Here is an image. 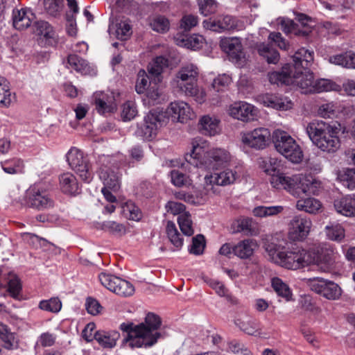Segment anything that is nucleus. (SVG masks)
<instances>
[{
    "label": "nucleus",
    "mask_w": 355,
    "mask_h": 355,
    "mask_svg": "<svg viewBox=\"0 0 355 355\" xmlns=\"http://www.w3.org/2000/svg\"><path fill=\"white\" fill-rule=\"evenodd\" d=\"M236 324L241 330L248 335L257 336L261 334L257 323L253 320H239Z\"/></svg>",
    "instance_id": "nucleus-46"
},
{
    "label": "nucleus",
    "mask_w": 355,
    "mask_h": 355,
    "mask_svg": "<svg viewBox=\"0 0 355 355\" xmlns=\"http://www.w3.org/2000/svg\"><path fill=\"white\" fill-rule=\"evenodd\" d=\"M310 289L322 295L327 300H336L341 296V288L334 282L323 278H313L307 280Z\"/></svg>",
    "instance_id": "nucleus-14"
},
{
    "label": "nucleus",
    "mask_w": 355,
    "mask_h": 355,
    "mask_svg": "<svg viewBox=\"0 0 355 355\" xmlns=\"http://www.w3.org/2000/svg\"><path fill=\"white\" fill-rule=\"evenodd\" d=\"M149 85L148 76L144 69L139 71L135 85V90L138 94H144Z\"/></svg>",
    "instance_id": "nucleus-58"
},
{
    "label": "nucleus",
    "mask_w": 355,
    "mask_h": 355,
    "mask_svg": "<svg viewBox=\"0 0 355 355\" xmlns=\"http://www.w3.org/2000/svg\"><path fill=\"white\" fill-rule=\"evenodd\" d=\"M179 75L181 80L179 83V92L193 97L199 103H203L205 101V92L200 89L196 84L198 68L192 64H188L182 67Z\"/></svg>",
    "instance_id": "nucleus-8"
},
{
    "label": "nucleus",
    "mask_w": 355,
    "mask_h": 355,
    "mask_svg": "<svg viewBox=\"0 0 355 355\" xmlns=\"http://www.w3.org/2000/svg\"><path fill=\"white\" fill-rule=\"evenodd\" d=\"M39 308L41 310L51 313H58L62 309V302L58 297L40 301Z\"/></svg>",
    "instance_id": "nucleus-48"
},
{
    "label": "nucleus",
    "mask_w": 355,
    "mask_h": 355,
    "mask_svg": "<svg viewBox=\"0 0 355 355\" xmlns=\"http://www.w3.org/2000/svg\"><path fill=\"white\" fill-rule=\"evenodd\" d=\"M220 47L233 60L237 62L245 58L243 47L239 37H225L221 39Z\"/></svg>",
    "instance_id": "nucleus-18"
},
{
    "label": "nucleus",
    "mask_w": 355,
    "mask_h": 355,
    "mask_svg": "<svg viewBox=\"0 0 355 355\" xmlns=\"http://www.w3.org/2000/svg\"><path fill=\"white\" fill-rule=\"evenodd\" d=\"M293 175L287 176L283 173L277 172L270 177V182L272 187L277 189H284L291 194Z\"/></svg>",
    "instance_id": "nucleus-34"
},
{
    "label": "nucleus",
    "mask_w": 355,
    "mask_h": 355,
    "mask_svg": "<svg viewBox=\"0 0 355 355\" xmlns=\"http://www.w3.org/2000/svg\"><path fill=\"white\" fill-rule=\"evenodd\" d=\"M1 166L5 173L10 175L22 173L24 171L23 160L17 157L1 162Z\"/></svg>",
    "instance_id": "nucleus-36"
},
{
    "label": "nucleus",
    "mask_w": 355,
    "mask_h": 355,
    "mask_svg": "<svg viewBox=\"0 0 355 355\" xmlns=\"http://www.w3.org/2000/svg\"><path fill=\"white\" fill-rule=\"evenodd\" d=\"M132 26L130 20H121L120 22L116 24V35L119 39L125 40L132 35Z\"/></svg>",
    "instance_id": "nucleus-50"
},
{
    "label": "nucleus",
    "mask_w": 355,
    "mask_h": 355,
    "mask_svg": "<svg viewBox=\"0 0 355 355\" xmlns=\"http://www.w3.org/2000/svg\"><path fill=\"white\" fill-rule=\"evenodd\" d=\"M293 69L290 64H286L281 72L273 71L269 73L268 76L271 84L287 85H289L292 83L291 76Z\"/></svg>",
    "instance_id": "nucleus-27"
},
{
    "label": "nucleus",
    "mask_w": 355,
    "mask_h": 355,
    "mask_svg": "<svg viewBox=\"0 0 355 355\" xmlns=\"http://www.w3.org/2000/svg\"><path fill=\"white\" fill-rule=\"evenodd\" d=\"M120 334L117 331H96L94 334L95 340L103 347L112 348L119 338Z\"/></svg>",
    "instance_id": "nucleus-32"
},
{
    "label": "nucleus",
    "mask_w": 355,
    "mask_h": 355,
    "mask_svg": "<svg viewBox=\"0 0 355 355\" xmlns=\"http://www.w3.org/2000/svg\"><path fill=\"white\" fill-rule=\"evenodd\" d=\"M272 286L278 295L284 297L286 301H290L292 293L288 286L280 278L274 277L271 281Z\"/></svg>",
    "instance_id": "nucleus-40"
},
{
    "label": "nucleus",
    "mask_w": 355,
    "mask_h": 355,
    "mask_svg": "<svg viewBox=\"0 0 355 355\" xmlns=\"http://www.w3.org/2000/svg\"><path fill=\"white\" fill-rule=\"evenodd\" d=\"M311 258V265H315L323 272H329L334 268L336 261L334 248L327 244H320L309 250Z\"/></svg>",
    "instance_id": "nucleus-9"
},
{
    "label": "nucleus",
    "mask_w": 355,
    "mask_h": 355,
    "mask_svg": "<svg viewBox=\"0 0 355 355\" xmlns=\"http://www.w3.org/2000/svg\"><path fill=\"white\" fill-rule=\"evenodd\" d=\"M272 141L277 151L294 164L303 159V151L297 141L286 132L276 130L272 135Z\"/></svg>",
    "instance_id": "nucleus-7"
},
{
    "label": "nucleus",
    "mask_w": 355,
    "mask_h": 355,
    "mask_svg": "<svg viewBox=\"0 0 355 355\" xmlns=\"http://www.w3.org/2000/svg\"><path fill=\"white\" fill-rule=\"evenodd\" d=\"M337 178L349 189H355V168H345L339 171Z\"/></svg>",
    "instance_id": "nucleus-37"
},
{
    "label": "nucleus",
    "mask_w": 355,
    "mask_h": 355,
    "mask_svg": "<svg viewBox=\"0 0 355 355\" xmlns=\"http://www.w3.org/2000/svg\"><path fill=\"white\" fill-rule=\"evenodd\" d=\"M66 67L71 70L84 73L85 72L87 64L85 60L80 58L76 55L71 54L67 58Z\"/></svg>",
    "instance_id": "nucleus-45"
},
{
    "label": "nucleus",
    "mask_w": 355,
    "mask_h": 355,
    "mask_svg": "<svg viewBox=\"0 0 355 355\" xmlns=\"http://www.w3.org/2000/svg\"><path fill=\"white\" fill-rule=\"evenodd\" d=\"M168 65V60L164 56H158L149 64L148 70L150 74L156 77L160 75Z\"/></svg>",
    "instance_id": "nucleus-44"
},
{
    "label": "nucleus",
    "mask_w": 355,
    "mask_h": 355,
    "mask_svg": "<svg viewBox=\"0 0 355 355\" xmlns=\"http://www.w3.org/2000/svg\"><path fill=\"white\" fill-rule=\"evenodd\" d=\"M271 137L270 130L266 128H258L241 133L243 144L256 149H263L267 146Z\"/></svg>",
    "instance_id": "nucleus-16"
},
{
    "label": "nucleus",
    "mask_w": 355,
    "mask_h": 355,
    "mask_svg": "<svg viewBox=\"0 0 355 355\" xmlns=\"http://www.w3.org/2000/svg\"><path fill=\"white\" fill-rule=\"evenodd\" d=\"M103 230L110 232L114 234H123L125 232V228L123 225L116 223L114 221H105L103 224Z\"/></svg>",
    "instance_id": "nucleus-61"
},
{
    "label": "nucleus",
    "mask_w": 355,
    "mask_h": 355,
    "mask_svg": "<svg viewBox=\"0 0 355 355\" xmlns=\"http://www.w3.org/2000/svg\"><path fill=\"white\" fill-rule=\"evenodd\" d=\"M137 114V110L135 103L128 101L123 105L121 117L123 121H130L133 119Z\"/></svg>",
    "instance_id": "nucleus-59"
},
{
    "label": "nucleus",
    "mask_w": 355,
    "mask_h": 355,
    "mask_svg": "<svg viewBox=\"0 0 355 355\" xmlns=\"http://www.w3.org/2000/svg\"><path fill=\"white\" fill-rule=\"evenodd\" d=\"M228 114L234 119L243 121H250L257 117V110L250 103L238 101L230 105Z\"/></svg>",
    "instance_id": "nucleus-17"
},
{
    "label": "nucleus",
    "mask_w": 355,
    "mask_h": 355,
    "mask_svg": "<svg viewBox=\"0 0 355 355\" xmlns=\"http://www.w3.org/2000/svg\"><path fill=\"white\" fill-rule=\"evenodd\" d=\"M205 248V236L202 234H198L192 239V244L190 246L189 252L195 255H200L203 253Z\"/></svg>",
    "instance_id": "nucleus-56"
},
{
    "label": "nucleus",
    "mask_w": 355,
    "mask_h": 355,
    "mask_svg": "<svg viewBox=\"0 0 355 355\" xmlns=\"http://www.w3.org/2000/svg\"><path fill=\"white\" fill-rule=\"evenodd\" d=\"M200 12L204 16L214 14L216 12L218 5L214 0H197Z\"/></svg>",
    "instance_id": "nucleus-57"
},
{
    "label": "nucleus",
    "mask_w": 355,
    "mask_h": 355,
    "mask_svg": "<svg viewBox=\"0 0 355 355\" xmlns=\"http://www.w3.org/2000/svg\"><path fill=\"white\" fill-rule=\"evenodd\" d=\"M35 19V15L28 8H15L12 11V24L18 30L28 28Z\"/></svg>",
    "instance_id": "nucleus-20"
},
{
    "label": "nucleus",
    "mask_w": 355,
    "mask_h": 355,
    "mask_svg": "<svg viewBox=\"0 0 355 355\" xmlns=\"http://www.w3.org/2000/svg\"><path fill=\"white\" fill-rule=\"evenodd\" d=\"M334 207L339 214L347 217L355 216V198L346 196L334 201Z\"/></svg>",
    "instance_id": "nucleus-21"
},
{
    "label": "nucleus",
    "mask_w": 355,
    "mask_h": 355,
    "mask_svg": "<svg viewBox=\"0 0 355 355\" xmlns=\"http://www.w3.org/2000/svg\"><path fill=\"white\" fill-rule=\"evenodd\" d=\"M99 178L103 181V187L116 191L121 186L120 177L118 172L112 170L107 166H102L99 171Z\"/></svg>",
    "instance_id": "nucleus-23"
},
{
    "label": "nucleus",
    "mask_w": 355,
    "mask_h": 355,
    "mask_svg": "<svg viewBox=\"0 0 355 355\" xmlns=\"http://www.w3.org/2000/svg\"><path fill=\"white\" fill-rule=\"evenodd\" d=\"M0 339L3 343V347L6 349H11L13 348L15 336L9 330L8 327L0 322Z\"/></svg>",
    "instance_id": "nucleus-52"
},
{
    "label": "nucleus",
    "mask_w": 355,
    "mask_h": 355,
    "mask_svg": "<svg viewBox=\"0 0 355 355\" xmlns=\"http://www.w3.org/2000/svg\"><path fill=\"white\" fill-rule=\"evenodd\" d=\"M98 279L103 286L121 297H129L135 293V287L130 282L112 274L102 272Z\"/></svg>",
    "instance_id": "nucleus-10"
},
{
    "label": "nucleus",
    "mask_w": 355,
    "mask_h": 355,
    "mask_svg": "<svg viewBox=\"0 0 355 355\" xmlns=\"http://www.w3.org/2000/svg\"><path fill=\"white\" fill-rule=\"evenodd\" d=\"M220 121L215 116L205 115L199 121L200 130L207 136H215L220 132Z\"/></svg>",
    "instance_id": "nucleus-26"
},
{
    "label": "nucleus",
    "mask_w": 355,
    "mask_h": 355,
    "mask_svg": "<svg viewBox=\"0 0 355 355\" xmlns=\"http://www.w3.org/2000/svg\"><path fill=\"white\" fill-rule=\"evenodd\" d=\"M150 26L153 31L163 33L169 30L170 22L165 17L159 15L153 19Z\"/></svg>",
    "instance_id": "nucleus-54"
},
{
    "label": "nucleus",
    "mask_w": 355,
    "mask_h": 355,
    "mask_svg": "<svg viewBox=\"0 0 355 355\" xmlns=\"http://www.w3.org/2000/svg\"><path fill=\"white\" fill-rule=\"evenodd\" d=\"M21 289L20 280L15 275H11L8 280V291L13 297H17Z\"/></svg>",
    "instance_id": "nucleus-62"
},
{
    "label": "nucleus",
    "mask_w": 355,
    "mask_h": 355,
    "mask_svg": "<svg viewBox=\"0 0 355 355\" xmlns=\"http://www.w3.org/2000/svg\"><path fill=\"white\" fill-rule=\"evenodd\" d=\"M313 51L304 48L297 50L293 56V64H291L293 71L308 69L313 61Z\"/></svg>",
    "instance_id": "nucleus-22"
},
{
    "label": "nucleus",
    "mask_w": 355,
    "mask_h": 355,
    "mask_svg": "<svg viewBox=\"0 0 355 355\" xmlns=\"http://www.w3.org/2000/svg\"><path fill=\"white\" fill-rule=\"evenodd\" d=\"M92 98L99 114L112 112L116 108V99L112 92H96L93 94Z\"/></svg>",
    "instance_id": "nucleus-19"
},
{
    "label": "nucleus",
    "mask_w": 355,
    "mask_h": 355,
    "mask_svg": "<svg viewBox=\"0 0 355 355\" xmlns=\"http://www.w3.org/2000/svg\"><path fill=\"white\" fill-rule=\"evenodd\" d=\"M325 233L330 240L340 242L345 238V230L343 226L338 223H333L325 227Z\"/></svg>",
    "instance_id": "nucleus-42"
},
{
    "label": "nucleus",
    "mask_w": 355,
    "mask_h": 355,
    "mask_svg": "<svg viewBox=\"0 0 355 355\" xmlns=\"http://www.w3.org/2000/svg\"><path fill=\"white\" fill-rule=\"evenodd\" d=\"M191 145V153L185 155V159L194 166H205L207 169L217 170L231 159L230 154L226 150L215 148L207 152L205 159L202 160V155L208 147L207 141L202 138H195Z\"/></svg>",
    "instance_id": "nucleus-3"
},
{
    "label": "nucleus",
    "mask_w": 355,
    "mask_h": 355,
    "mask_svg": "<svg viewBox=\"0 0 355 355\" xmlns=\"http://www.w3.org/2000/svg\"><path fill=\"white\" fill-rule=\"evenodd\" d=\"M257 247V245L254 241L246 239L234 245L233 252L241 259H248L253 254Z\"/></svg>",
    "instance_id": "nucleus-29"
},
{
    "label": "nucleus",
    "mask_w": 355,
    "mask_h": 355,
    "mask_svg": "<svg viewBox=\"0 0 355 355\" xmlns=\"http://www.w3.org/2000/svg\"><path fill=\"white\" fill-rule=\"evenodd\" d=\"M268 39L273 42L280 49L287 51L289 49L288 42L282 37L280 33L272 32Z\"/></svg>",
    "instance_id": "nucleus-63"
},
{
    "label": "nucleus",
    "mask_w": 355,
    "mask_h": 355,
    "mask_svg": "<svg viewBox=\"0 0 355 355\" xmlns=\"http://www.w3.org/2000/svg\"><path fill=\"white\" fill-rule=\"evenodd\" d=\"M205 43V39L201 35L179 33V46L196 51L201 49Z\"/></svg>",
    "instance_id": "nucleus-25"
},
{
    "label": "nucleus",
    "mask_w": 355,
    "mask_h": 355,
    "mask_svg": "<svg viewBox=\"0 0 355 355\" xmlns=\"http://www.w3.org/2000/svg\"><path fill=\"white\" fill-rule=\"evenodd\" d=\"M161 318L153 313L146 314L144 321L135 324L133 322H123L120 329L127 333L124 338L130 348L150 347L154 345L162 337L159 329L161 326Z\"/></svg>",
    "instance_id": "nucleus-2"
},
{
    "label": "nucleus",
    "mask_w": 355,
    "mask_h": 355,
    "mask_svg": "<svg viewBox=\"0 0 355 355\" xmlns=\"http://www.w3.org/2000/svg\"><path fill=\"white\" fill-rule=\"evenodd\" d=\"M263 103L267 107L277 110H287L292 107L293 103L287 98L266 94L263 96Z\"/></svg>",
    "instance_id": "nucleus-31"
},
{
    "label": "nucleus",
    "mask_w": 355,
    "mask_h": 355,
    "mask_svg": "<svg viewBox=\"0 0 355 355\" xmlns=\"http://www.w3.org/2000/svg\"><path fill=\"white\" fill-rule=\"evenodd\" d=\"M24 203L38 210L49 209L53 206V201L46 189L36 184L31 186L26 191Z\"/></svg>",
    "instance_id": "nucleus-11"
},
{
    "label": "nucleus",
    "mask_w": 355,
    "mask_h": 355,
    "mask_svg": "<svg viewBox=\"0 0 355 355\" xmlns=\"http://www.w3.org/2000/svg\"><path fill=\"white\" fill-rule=\"evenodd\" d=\"M70 167L86 182H89L93 178L90 165L83 152L76 148H71L67 155Z\"/></svg>",
    "instance_id": "nucleus-12"
},
{
    "label": "nucleus",
    "mask_w": 355,
    "mask_h": 355,
    "mask_svg": "<svg viewBox=\"0 0 355 355\" xmlns=\"http://www.w3.org/2000/svg\"><path fill=\"white\" fill-rule=\"evenodd\" d=\"M256 49L259 55L266 60L269 64H277L279 60V53L268 44H257Z\"/></svg>",
    "instance_id": "nucleus-33"
},
{
    "label": "nucleus",
    "mask_w": 355,
    "mask_h": 355,
    "mask_svg": "<svg viewBox=\"0 0 355 355\" xmlns=\"http://www.w3.org/2000/svg\"><path fill=\"white\" fill-rule=\"evenodd\" d=\"M284 210V207L280 205L277 206H259L253 209L252 213L257 217H268L273 216L281 213Z\"/></svg>",
    "instance_id": "nucleus-43"
},
{
    "label": "nucleus",
    "mask_w": 355,
    "mask_h": 355,
    "mask_svg": "<svg viewBox=\"0 0 355 355\" xmlns=\"http://www.w3.org/2000/svg\"><path fill=\"white\" fill-rule=\"evenodd\" d=\"M266 250L273 262L289 270L309 266L312 260L309 250L302 248L286 250L284 247L272 243L267 245Z\"/></svg>",
    "instance_id": "nucleus-5"
},
{
    "label": "nucleus",
    "mask_w": 355,
    "mask_h": 355,
    "mask_svg": "<svg viewBox=\"0 0 355 355\" xmlns=\"http://www.w3.org/2000/svg\"><path fill=\"white\" fill-rule=\"evenodd\" d=\"M291 85L297 86L304 94L320 93L336 90L338 85L328 79L315 80L313 75L308 69L293 71Z\"/></svg>",
    "instance_id": "nucleus-6"
},
{
    "label": "nucleus",
    "mask_w": 355,
    "mask_h": 355,
    "mask_svg": "<svg viewBox=\"0 0 355 355\" xmlns=\"http://www.w3.org/2000/svg\"><path fill=\"white\" fill-rule=\"evenodd\" d=\"M305 175L295 174L293 175L292 187L291 194L295 197H300L302 194H306V187L304 183Z\"/></svg>",
    "instance_id": "nucleus-39"
},
{
    "label": "nucleus",
    "mask_w": 355,
    "mask_h": 355,
    "mask_svg": "<svg viewBox=\"0 0 355 355\" xmlns=\"http://www.w3.org/2000/svg\"><path fill=\"white\" fill-rule=\"evenodd\" d=\"M306 131L313 144L322 151L334 153L340 148L339 130L335 125L314 120L307 125Z\"/></svg>",
    "instance_id": "nucleus-4"
},
{
    "label": "nucleus",
    "mask_w": 355,
    "mask_h": 355,
    "mask_svg": "<svg viewBox=\"0 0 355 355\" xmlns=\"http://www.w3.org/2000/svg\"><path fill=\"white\" fill-rule=\"evenodd\" d=\"M194 119H196V114L191 107L187 103H179V122L187 123Z\"/></svg>",
    "instance_id": "nucleus-53"
},
{
    "label": "nucleus",
    "mask_w": 355,
    "mask_h": 355,
    "mask_svg": "<svg viewBox=\"0 0 355 355\" xmlns=\"http://www.w3.org/2000/svg\"><path fill=\"white\" fill-rule=\"evenodd\" d=\"M296 208L309 214H316L322 208V204L320 200L314 198H302L297 201Z\"/></svg>",
    "instance_id": "nucleus-35"
},
{
    "label": "nucleus",
    "mask_w": 355,
    "mask_h": 355,
    "mask_svg": "<svg viewBox=\"0 0 355 355\" xmlns=\"http://www.w3.org/2000/svg\"><path fill=\"white\" fill-rule=\"evenodd\" d=\"M185 209L184 205L179 203V227L184 235L191 236L194 234L193 222L190 214Z\"/></svg>",
    "instance_id": "nucleus-28"
},
{
    "label": "nucleus",
    "mask_w": 355,
    "mask_h": 355,
    "mask_svg": "<svg viewBox=\"0 0 355 355\" xmlns=\"http://www.w3.org/2000/svg\"><path fill=\"white\" fill-rule=\"evenodd\" d=\"M281 29L286 34L293 33L295 35H308V31H299L297 28V25L293 20L289 19H284L280 23Z\"/></svg>",
    "instance_id": "nucleus-55"
},
{
    "label": "nucleus",
    "mask_w": 355,
    "mask_h": 355,
    "mask_svg": "<svg viewBox=\"0 0 355 355\" xmlns=\"http://www.w3.org/2000/svg\"><path fill=\"white\" fill-rule=\"evenodd\" d=\"M62 3V0H44V8L51 15H55L59 12Z\"/></svg>",
    "instance_id": "nucleus-64"
},
{
    "label": "nucleus",
    "mask_w": 355,
    "mask_h": 355,
    "mask_svg": "<svg viewBox=\"0 0 355 355\" xmlns=\"http://www.w3.org/2000/svg\"><path fill=\"white\" fill-rule=\"evenodd\" d=\"M60 187L62 192L67 194L78 193L79 187L76 177L71 173H64L60 178Z\"/></svg>",
    "instance_id": "nucleus-30"
},
{
    "label": "nucleus",
    "mask_w": 355,
    "mask_h": 355,
    "mask_svg": "<svg viewBox=\"0 0 355 355\" xmlns=\"http://www.w3.org/2000/svg\"><path fill=\"white\" fill-rule=\"evenodd\" d=\"M122 211L125 218L135 221L139 220L142 216L139 208L132 201H128L123 205Z\"/></svg>",
    "instance_id": "nucleus-41"
},
{
    "label": "nucleus",
    "mask_w": 355,
    "mask_h": 355,
    "mask_svg": "<svg viewBox=\"0 0 355 355\" xmlns=\"http://www.w3.org/2000/svg\"><path fill=\"white\" fill-rule=\"evenodd\" d=\"M313 226L310 218L302 215L293 217L288 223V237L293 241L305 240L311 232Z\"/></svg>",
    "instance_id": "nucleus-15"
},
{
    "label": "nucleus",
    "mask_w": 355,
    "mask_h": 355,
    "mask_svg": "<svg viewBox=\"0 0 355 355\" xmlns=\"http://www.w3.org/2000/svg\"><path fill=\"white\" fill-rule=\"evenodd\" d=\"M221 32L237 28V21L232 16L225 15L218 18Z\"/></svg>",
    "instance_id": "nucleus-60"
},
{
    "label": "nucleus",
    "mask_w": 355,
    "mask_h": 355,
    "mask_svg": "<svg viewBox=\"0 0 355 355\" xmlns=\"http://www.w3.org/2000/svg\"><path fill=\"white\" fill-rule=\"evenodd\" d=\"M306 194L318 195L322 189V182L311 175H305Z\"/></svg>",
    "instance_id": "nucleus-47"
},
{
    "label": "nucleus",
    "mask_w": 355,
    "mask_h": 355,
    "mask_svg": "<svg viewBox=\"0 0 355 355\" xmlns=\"http://www.w3.org/2000/svg\"><path fill=\"white\" fill-rule=\"evenodd\" d=\"M36 33L40 39L49 46H53L58 43V35L47 21H38L36 25Z\"/></svg>",
    "instance_id": "nucleus-24"
},
{
    "label": "nucleus",
    "mask_w": 355,
    "mask_h": 355,
    "mask_svg": "<svg viewBox=\"0 0 355 355\" xmlns=\"http://www.w3.org/2000/svg\"><path fill=\"white\" fill-rule=\"evenodd\" d=\"M259 164L263 172L272 177L277 174L276 172L280 167V161L275 157H264L260 159Z\"/></svg>",
    "instance_id": "nucleus-38"
},
{
    "label": "nucleus",
    "mask_w": 355,
    "mask_h": 355,
    "mask_svg": "<svg viewBox=\"0 0 355 355\" xmlns=\"http://www.w3.org/2000/svg\"><path fill=\"white\" fill-rule=\"evenodd\" d=\"M198 24V17L192 14H184L179 21V28L185 32L190 31Z\"/></svg>",
    "instance_id": "nucleus-51"
},
{
    "label": "nucleus",
    "mask_w": 355,
    "mask_h": 355,
    "mask_svg": "<svg viewBox=\"0 0 355 355\" xmlns=\"http://www.w3.org/2000/svg\"><path fill=\"white\" fill-rule=\"evenodd\" d=\"M164 118L165 115L162 112L154 110L150 111L144 117V124L138 128L137 135L146 140L155 138Z\"/></svg>",
    "instance_id": "nucleus-13"
},
{
    "label": "nucleus",
    "mask_w": 355,
    "mask_h": 355,
    "mask_svg": "<svg viewBox=\"0 0 355 355\" xmlns=\"http://www.w3.org/2000/svg\"><path fill=\"white\" fill-rule=\"evenodd\" d=\"M232 83V78L225 73L218 75L212 82L211 87L216 92H225Z\"/></svg>",
    "instance_id": "nucleus-49"
},
{
    "label": "nucleus",
    "mask_w": 355,
    "mask_h": 355,
    "mask_svg": "<svg viewBox=\"0 0 355 355\" xmlns=\"http://www.w3.org/2000/svg\"><path fill=\"white\" fill-rule=\"evenodd\" d=\"M237 178L236 172L227 168L222 171L214 172L205 176V186L198 193L188 175L179 173V200L191 204L206 201L213 195L218 193L216 186L230 185Z\"/></svg>",
    "instance_id": "nucleus-1"
}]
</instances>
